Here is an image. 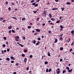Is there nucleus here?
Masks as SVG:
<instances>
[{
  "instance_id": "obj_1",
  "label": "nucleus",
  "mask_w": 74,
  "mask_h": 74,
  "mask_svg": "<svg viewBox=\"0 0 74 74\" xmlns=\"http://www.w3.org/2000/svg\"><path fill=\"white\" fill-rule=\"evenodd\" d=\"M56 71L57 74H59L60 73V71H57V70H56Z\"/></svg>"
},
{
  "instance_id": "obj_2",
  "label": "nucleus",
  "mask_w": 74,
  "mask_h": 74,
  "mask_svg": "<svg viewBox=\"0 0 74 74\" xmlns=\"http://www.w3.org/2000/svg\"><path fill=\"white\" fill-rule=\"evenodd\" d=\"M27 48H26V49H25V50L24 51V52L25 53H27Z\"/></svg>"
},
{
  "instance_id": "obj_3",
  "label": "nucleus",
  "mask_w": 74,
  "mask_h": 74,
  "mask_svg": "<svg viewBox=\"0 0 74 74\" xmlns=\"http://www.w3.org/2000/svg\"><path fill=\"white\" fill-rule=\"evenodd\" d=\"M36 32H40V30L38 29H36Z\"/></svg>"
},
{
  "instance_id": "obj_4",
  "label": "nucleus",
  "mask_w": 74,
  "mask_h": 74,
  "mask_svg": "<svg viewBox=\"0 0 74 74\" xmlns=\"http://www.w3.org/2000/svg\"><path fill=\"white\" fill-rule=\"evenodd\" d=\"M10 58L11 59H12V60H15V59L14 58V57L13 56H11L10 57Z\"/></svg>"
},
{
  "instance_id": "obj_5",
  "label": "nucleus",
  "mask_w": 74,
  "mask_h": 74,
  "mask_svg": "<svg viewBox=\"0 0 74 74\" xmlns=\"http://www.w3.org/2000/svg\"><path fill=\"white\" fill-rule=\"evenodd\" d=\"M12 26L10 25V26H9L8 27V29H12Z\"/></svg>"
},
{
  "instance_id": "obj_6",
  "label": "nucleus",
  "mask_w": 74,
  "mask_h": 74,
  "mask_svg": "<svg viewBox=\"0 0 74 74\" xmlns=\"http://www.w3.org/2000/svg\"><path fill=\"white\" fill-rule=\"evenodd\" d=\"M58 8H54L52 9V10H53V11H54V10H58Z\"/></svg>"
},
{
  "instance_id": "obj_7",
  "label": "nucleus",
  "mask_w": 74,
  "mask_h": 74,
  "mask_svg": "<svg viewBox=\"0 0 74 74\" xmlns=\"http://www.w3.org/2000/svg\"><path fill=\"white\" fill-rule=\"evenodd\" d=\"M69 71V73H71V72H72L73 71V69H71L70 70H69L68 71Z\"/></svg>"
},
{
  "instance_id": "obj_8",
  "label": "nucleus",
  "mask_w": 74,
  "mask_h": 74,
  "mask_svg": "<svg viewBox=\"0 0 74 74\" xmlns=\"http://www.w3.org/2000/svg\"><path fill=\"white\" fill-rule=\"evenodd\" d=\"M24 62L25 63L27 62V58H25L24 59Z\"/></svg>"
},
{
  "instance_id": "obj_9",
  "label": "nucleus",
  "mask_w": 74,
  "mask_h": 74,
  "mask_svg": "<svg viewBox=\"0 0 74 74\" xmlns=\"http://www.w3.org/2000/svg\"><path fill=\"white\" fill-rule=\"evenodd\" d=\"M74 30H72L71 31V33L72 34H74Z\"/></svg>"
},
{
  "instance_id": "obj_10",
  "label": "nucleus",
  "mask_w": 74,
  "mask_h": 74,
  "mask_svg": "<svg viewBox=\"0 0 74 74\" xmlns=\"http://www.w3.org/2000/svg\"><path fill=\"white\" fill-rule=\"evenodd\" d=\"M43 15H44L45 16H46L47 15V13L46 12H43L42 13Z\"/></svg>"
},
{
  "instance_id": "obj_11",
  "label": "nucleus",
  "mask_w": 74,
  "mask_h": 74,
  "mask_svg": "<svg viewBox=\"0 0 74 74\" xmlns=\"http://www.w3.org/2000/svg\"><path fill=\"white\" fill-rule=\"evenodd\" d=\"M6 60H7L8 61H10V59L9 58H6Z\"/></svg>"
},
{
  "instance_id": "obj_12",
  "label": "nucleus",
  "mask_w": 74,
  "mask_h": 74,
  "mask_svg": "<svg viewBox=\"0 0 74 74\" xmlns=\"http://www.w3.org/2000/svg\"><path fill=\"white\" fill-rule=\"evenodd\" d=\"M19 45H20V46H21V47H24V45H22L21 44H19Z\"/></svg>"
},
{
  "instance_id": "obj_13",
  "label": "nucleus",
  "mask_w": 74,
  "mask_h": 74,
  "mask_svg": "<svg viewBox=\"0 0 74 74\" xmlns=\"http://www.w3.org/2000/svg\"><path fill=\"white\" fill-rule=\"evenodd\" d=\"M58 42V39H56L55 40V41L54 42L55 43H56V42Z\"/></svg>"
},
{
  "instance_id": "obj_14",
  "label": "nucleus",
  "mask_w": 74,
  "mask_h": 74,
  "mask_svg": "<svg viewBox=\"0 0 74 74\" xmlns=\"http://www.w3.org/2000/svg\"><path fill=\"white\" fill-rule=\"evenodd\" d=\"M66 4H68V5H71V3H70V2H67L66 3Z\"/></svg>"
},
{
  "instance_id": "obj_15",
  "label": "nucleus",
  "mask_w": 74,
  "mask_h": 74,
  "mask_svg": "<svg viewBox=\"0 0 74 74\" xmlns=\"http://www.w3.org/2000/svg\"><path fill=\"white\" fill-rule=\"evenodd\" d=\"M63 47H60V51H63Z\"/></svg>"
},
{
  "instance_id": "obj_16",
  "label": "nucleus",
  "mask_w": 74,
  "mask_h": 74,
  "mask_svg": "<svg viewBox=\"0 0 74 74\" xmlns=\"http://www.w3.org/2000/svg\"><path fill=\"white\" fill-rule=\"evenodd\" d=\"M65 73H66V70H63L62 72V73L64 74Z\"/></svg>"
},
{
  "instance_id": "obj_17",
  "label": "nucleus",
  "mask_w": 74,
  "mask_h": 74,
  "mask_svg": "<svg viewBox=\"0 0 74 74\" xmlns=\"http://www.w3.org/2000/svg\"><path fill=\"white\" fill-rule=\"evenodd\" d=\"M15 38H16L17 39H19V36H17L16 37H15Z\"/></svg>"
},
{
  "instance_id": "obj_18",
  "label": "nucleus",
  "mask_w": 74,
  "mask_h": 74,
  "mask_svg": "<svg viewBox=\"0 0 74 74\" xmlns=\"http://www.w3.org/2000/svg\"><path fill=\"white\" fill-rule=\"evenodd\" d=\"M22 20L23 21H25L26 20V18L23 17L22 19Z\"/></svg>"
},
{
  "instance_id": "obj_19",
  "label": "nucleus",
  "mask_w": 74,
  "mask_h": 74,
  "mask_svg": "<svg viewBox=\"0 0 74 74\" xmlns=\"http://www.w3.org/2000/svg\"><path fill=\"white\" fill-rule=\"evenodd\" d=\"M22 38L23 40H25V39H26V38H25V37L23 36Z\"/></svg>"
},
{
  "instance_id": "obj_20",
  "label": "nucleus",
  "mask_w": 74,
  "mask_h": 74,
  "mask_svg": "<svg viewBox=\"0 0 74 74\" xmlns=\"http://www.w3.org/2000/svg\"><path fill=\"white\" fill-rule=\"evenodd\" d=\"M49 16L50 18H52V15H51V14H49Z\"/></svg>"
},
{
  "instance_id": "obj_21",
  "label": "nucleus",
  "mask_w": 74,
  "mask_h": 74,
  "mask_svg": "<svg viewBox=\"0 0 74 74\" xmlns=\"http://www.w3.org/2000/svg\"><path fill=\"white\" fill-rule=\"evenodd\" d=\"M60 41H62V40H63V38L62 37H60Z\"/></svg>"
},
{
  "instance_id": "obj_22",
  "label": "nucleus",
  "mask_w": 74,
  "mask_h": 74,
  "mask_svg": "<svg viewBox=\"0 0 74 74\" xmlns=\"http://www.w3.org/2000/svg\"><path fill=\"white\" fill-rule=\"evenodd\" d=\"M48 63V62H47V61H45V64H47Z\"/></svg>"
},
{
  "instance_id": "obj_23",
  "label": "nucleus",
  "mask_w": 74,
  "mask_h": 74,
  "mask_svg": "<svg viewBox=\"0 0 74 74\" xmlns=\"http://www.w3.org/2000/svg\"><path fill=\"white\" fill-rule=\"evenodd\" d=\"M12 33H15V31H14V29H12Z\"/></svg>"
},
{
  "instance_id": "obj_24",
  "label": "nucleus",
  "mask_w": 74,
  "mask_h": 74,
  "mask_svg": "<svg viewBox=\"0 0 74 74\" xmlns=\"http://www.w3.org/2000/svg\"><path fill=\"white\" fill-rule=\"evenodd\" d=\"M66 69L68 71H69L70 69V68H69V67H66Z\"/></svg>"
},
{
  "instance_id": "obj_25",
  "label": "nucleus",
  "mask_w": 74,
  "mask_h": 74,
  "mask_svg": "<svg viewBox=\"0 0 74 74\" xmlns=\"http://www.w3.org/2000/svg\"><path fill=\"white\" fill-rule=\"evenodd\" d=\"M33 41L34 44H36V40H34Z\"/></svg>"
},
{
  "instance_id": "obj_26",
  "label": "nucleus",
  "mask_w": 74,
  "mask_h": 74,
  "mask_svg": "<svg viewBox=\"0 0 74 74\" xmlns=\"http://www.w3.org/2000/svg\"><path fill=\"white\" fill-rule=\"evenodd\" d=\"M51 19L53 21H55V18H51Z\"/></svg>"
},
{
  "instance_id": "obj_27",
  "label": "nucleus",
  "mask_w": 74,
  "mask_h": 74,
  "mask_svg": "<svg viewBox=\"0 0 74 74\" xmlns=\"http://www.w3.org/2000/svg\"><path fill=\"white\" fill-rule=\"evenodd\" d=\"M21 56L22 57H25V55L24 54H22Z\"/></svg>"
},
{
  "instance_id": "obj_28",
  "label": "nucleus",
  "mask_w": 74,
  "mask_h": 74,
  "mask_svg": "<svg viewBox=\"0 0 74 74\" xmlns=\"http://www.w3.org/2000/svg\"><path fill=\"white\" fill-rule=\"evenodd\" d=\"M74 42H73L72 43L71 45V46H73V45H74Z\"/></svg>"
},
{
  "instance_id": "obj_29",
  "label": "nucleus",
  "mask_w": 74,
  "mask_h": 74,
  "mask_svg": "<svg viewBox=\"0 0 74 74\" xmlns=\"http://www.w3.org/2000/svg\"><path fill=\"white\" fill-rule=\"evenodd\" d=\"M60 20H58V21H57L56 22V23H59V22H60Z\"/></svg>"
},
{
  "instance_id": "obj_30",
  "label": "nucleus",
  "mask_w": 74,
  "mask_h": 74,
  "mask_svg": "<svg viewBox=\"0 0 74 74\" xmlns=\"http://www.w3.org/2000/svg\"><path fill=\"white\" fill-rule=\"evenodd\" d=\"M4 19V18H0V21H2V20H3Z\"/></svg>"
},
{
  "instance_id": "obj_31",
  "label": "nucleus",
  "mask_w": 74,
  "mask_h": 74,
  "mask_svg": "<svg viewBox=\"0 0 74 74\" xmlns=\"http://www.w3.org/2000/svg\"><path fill=\"white\" fill-rule=\"evenodd\" d=\"M38 32H36L34 34V35L36 36V35H37V34H38Z\"/></svg>"
},
{
  "instance_id": "obj_32",
  "label": "nucleus",
  "mask_w": 74,
  "mask_h": 74,
  "mask_svg": "<svg viewBox=\"0 0 74 74\" xmlns=\"http://www.w3.org/2000/svg\"><path fill=\"white\" fill-rule=\"evenodd\" d=\"M8 10L9 11H11V7H10L8 8Z\"/></svg>"
},
{
  "instance_id": "obj_33",
  "label": "nucleus",
  "mask_w": 74,
  "mask_h": 74,
  "mask_svg": "<svg viewBox=\"0 0 74 74\" xmlns=\"http://www.w3.org/2000/svg\"><path fill=\"white\" fill-rule=\"evenodd\" d=\"M15 40L16 41H19V40L18 39H16V38H15Z\"/></svg>"
},
{
  "instance_id": "obj_34",
  "label": "nucleus",
  "mask_w": 74,
  "mask_h": 74,
  "mask_svg": "<svg viewBox=\"0 0 74 74\" xmlns=\"http://www.w3.org/2000/svg\"><path fill=\"white\" fill-rule=\"evenodd\" d=\"M34 1H34V0H32L31 1V3H34Z\"/></svg>"
},
{
  "instance_id": "obj_35",
  "label": "nucleus",
  "mask_w": 74,
  "mask_h": 74,
  "mask_svg": "<svg viewBox=\"0 0 74 74\" xmlns=\"http://www.w3.org/2000/svg\"><path fill=\"white\" fill-rule=\"evenodd\" d=\"M38 4H35L34 5V7H37L38 6Z\"/></svg>"
},
{
  "instance_id": "obj_36",
  "label": "nucleus",
  "mask_w": 74,
  "mask_h": 74,
  "mask_svg": "<svg viewBox=\"0 0 74 74\" xmlns=\"http://www.w3.org/2000/svg\"><path fill=\"white\" fill-rule=\"evenodd\" d=\"M40 42H38L36 44V45H38V44H39Z\"/></svg>"
},
{
  "instance_id": "obj_37",
  "label": "nucleus",
  "mask_w": 74,
  "mask_h": 74,
  "mask_svg": "<svg viewBox=\"0 0 74 74\" xmlns=\"http://www.w3.org/2000/svg\"><path fill=\"white\" fill-rule=\"evenodd\" d=\"M31 27H31V26H28V29H30V28H31Z\"/></svg>"
},
{
  "instance_id": "obj_38",
  "label": "nucleus",
  "mask_w": 74,
  "mask_h": 74,
  "mask_svg": "<svg viewBox=\"0 0 74 74\" xmlns=\"http://www.w3.org/2000/svg\"><path fill=\"white\" fill-rule=\"evenodd\" d=\"M39 19H40L39 18H36L37 21H39Z\"/></svg>"
},
{
  "instance_id": "obj_39",
  "label": "nucleus",
  "mask_w": 74,
  "mask_h": 74,
  "mask_svg": "<svg viewBox=\"0 0 74 74\" xmlns=\"http://www.w3.org/2000/svg\"><path fill=\"white\" fill-rule=\"evenodd\" d=\"M46 73H48V69H46Z\"/></svg>"
},
{
  "instance_id": "obj_40",
  "label": "nucleus",
  "mask_w": 74,
  "mask_h": 74,
  "mask_svg": "<svg viewBox=\"0 0 74 74\" xmlns=\"http://www.w3.org/2000/svg\"><path fill=\"white\" fill-rule=\"evenodd\" d=\"M3 39L5 40H6L7 39V38H6V37H4L3 38Z\"/></svg>"
},
{
  "instance_id": "obj_41",
  "label": "nucleus",
  "mask_w": 74,
  "mask_h": 74,
  "mask_svg": "<svg viewBox=\"0 0 74 74\" xmlns=\"http://www.w3.org/2000/svg\"><path fill=\"white\" fill-rule=\"evenodd\" d=\"M32 5H35L36 4V3H32Z\"/></svg>"
},
{
  "instance_id": "obj_42",
  "label": "nucleus",
  "mask_w": 74,
  "mask_h": 74,
  "mask_svg": "<svg viewBox=\"0 0 74 74\" xmlns=\"http://www.w3.org/2000/svg\"><path fill=\"white\" fill-rule=\"evenodd\" d=\"M63 26H62V25H61L60 26V28H63Z\"/></svg>"
},
{
  "instance_id": "obj_43",
  "label": "nucleus",
  "mask_w": 74,
  "mask_h": 74,
  "mask_svg": "<svg viewBox=\"0 0 74 74\" xmlns=\"http://www.w3.org/2000/svg\"><path fill=\"white\" fill-rule=\"evenodd\" d=\"M48 56H51V55L50 54V53H48Z\"/></svg>"
},
{
  "instance_id": "obj_44",
  "label": "nucleus",
  "mask_w": 74,
  "mask_h": 74,
  "mask_svg": "<svg viewBox=\"0 0 74 74\" xmlns=\"http://www.w3.org/2000/svg\"><path fill=\"white\" fill-rule=\"evenodd\" d=\"M8 3L7 1H6L5 2V4H6V5H7V4H8Z\"/></svg>"
},
{
  "instance_id": "obj_45",
  "label": "nucleus",
  "mask_w": 74,
  "mask_h": 74,
  "mask_svg": "<svg viewBox=\"0 0 74 74\" xmlns=\"http://www.w3.org/2000/svg\"><path fill=\"white\" fill-rule=\"evenodd\" d=\"M32 57H33V56H32V55H30L29 56V58H32Z\"/></svg>"
},
{
  "instance_id": "obj_46",
  "label": "nucleus",
  "mask_w": 74,
  "mask_h": 74,
  "mask_svg": "<svg viewBox=\"0 0 74 74\" xmlns=\"http://www.w3.org/2000/svg\"><path fill=\"white\" fill-rule=\"evenodd\" d=\"M63 34L60 35L59 37H62L63 36Z\"/></svg>"
},
{
  "instance_id": "obj_47",
  "label": "nucleus",
  "mask_w": 74,
  "mask_h": 74,
  "mask_svg": "<svg viewBox=\"0 0 74 74\" xmlns=\"http://www.w3.org/2000/svg\"><path fill=\"white\" fill-rule=\"evenodd\" d=\"M5 46H6V45H5V44H3V47H5Z\"/></svg>"
},
{
  "instance_id": "obj_48",
  "label": "nucleus",
  "mask_w": 74,
  "mask_h": 74,
  "mask_svg": "<svg viewBox=\"0 0 74 74\" xmlns=\"http://www.w3.org/2000/svg\"><path fill=\"white\" fill-rule=\"evenodd\" d=\"M29 67H28L26 68V70H29Z\"/></svg>"
},
{
  "instance_id": "obj_49",
  "label": "nucleus",
  "mask_w": 74,
  "mask_h": 74,
  "mask_svg": "<svg viewBox=\"0 0 74 74\" xmlns=\"http://www.w3.org/2000/svg\"><path fill=\"white\" fill-rule=\"evenodd\" d=\"M16 66H18V65H19V63H16Z\"/></svg>"
},
{
  "instance_id": "obj_50",
  "label": "nucleus",
  "mask_w": 74,
  "mask_h": 74,
  "mask_svg": "<svg viewBox=\"0 0 74 74\" xmlns=\"http://www.w3.org/2000/svg\"><path fill=\"white\" fill-rule=\"evenodd\" d=\"M51 69H50L49 70V72H51Z\"/></svg>"
},
{
  "instance_id": "obj_51",
  "label": "nucleus",
  "mask_w": 74,
  "mask_h": 74,
  "mask_svg": "<svg viewBox=\"0 0 74 74\" xmlns=\"http://www.w3.org/2000/svg\"><path fill=\"white\" fill-rule=\"evenodd\" d=\"M2 52V54H4V51H3V50H2L1 51Z\"/></svg>"
},
{
  "instance_id": "obj_52",
  "label": "nucleus",
  "mask_w": 74,
  "mask_h": 74,
  "mask_svg": "<svg viewBox=\"0 0 74 74\" xmlns=\"http://www.w3.org/2000/svg\"><path fill=\"white\" fill-rule=\"evenodd\" d=\"M33 12H34V14H36V12H37V11H33Z\"/></svg>"
},
{
  "instance_id": "obj_53",
  "label": "nucleus",
  "mask_w": 74,
  "mask_h": 74,
  "mask_svg": "<svg viewBox=\"0 0 74 74\" xmlns=\"http://www.w3.org/2000/svg\"><path fill=\"white\" fill-rule=\"evenodd\" d=\"M10 49H7V52H9V51H10Z\"/></svg>"
},
{
  "instance_id": "obj_54",
  "label": "nucleus",
  "mask_w": 74,
  "mask_h": 74,
  "mask_svg": "<svg viewBox=\"0 0 74 74\" xmlns=\"http://www.w3.org/2000/svg\"><path fill=\"white\" fill-rule=\"evenodd\" d=\"M61 10H62V11H63V10H64V8H62Z\"/></svg>"
},
{
  "instance_id": "obj_55",
  "label": "nucleus",
  "mask_w": 74,
  "mask_h": 74,
  "mask_svg": "<svg viewBox=\"0 0 74 74\" xmlns=\"http://www.w3.org/2000/svg\"><path fill=\"white\" fill-rule=\"evenodd\" d=\"M11 63H14V61H11Z\"/></svg>"
},
{
  "instance_id": "obj_56",
  "label": "nucleus",
  "mask_w": 74,
  "mask_h": 74,
  "mask_svg": "<svg viewBox=\"0 0 74 74\" xmlns=\"http://www.w3.org/2000/svg\"><path fill=\"white\" fill-rule=\"evenodd\" d=\"M73 51V49H70V52H71V51Z\"/></svg>"
},
{
  "instance_id": "obj_57",
  "label": "nucleus",
  "mask_w": 74,
  "mask_h": 74,
  "mask_svg": "<svg viewBox=\"0 0 74 74\" xmlns=\"http://www.w3.org/2000/svg\"><path fill=\"white\" fill-rule=\"evenodd\" d=\"M38 40H41V38H38Z\"/></svg>"
},
{
  "instance_id": "obj_58",
  "label": "nucleus",
  "mask_w": 74,
  "mask_h": 74,
  "mask_svg": "<svg viewBox=\"0 0 74 74\" xmlns=\"http://www.w3.org/2000/svg\"><path fill=\"white\" fill-rule=\"evenodd\" d=\"M60 62H62L63 61V59H60Z\"/></svg>"
},
{
  "instance_id": "obj_59",
  "label": "nucleus",
  "mask_w": 74,
  "mask_h": 74,
  "mask_svg": "<svg viewBox=\"0 0 74 74\" xmlns=\"http://www.w3.org/2000/svg\"><path fill=\"white\" fill-rule=\"evenodd\" d=\"M22 29L23 30H25V29L23 28V27H22Z\"/></svg>"
},
{
  "instance_id": "obj_60",
  "label": "nucleus",
  "mask_w": 74,
  "mask_h": 74,
  "mask_svg": "<svg viewBox=\"0 0 74 74\" xmlns=\"http://www.w3.org/2000/svg\"><path fill=\"white\" fill-rule=\"evenodd\" d=\"M11 30H10L9 31V33H11Z\"/></svg>"
},
{
  "instance_id": "obj_61",
  "label": "nucleus",
  "mask_w": 74,
  "mask_h": 74,
  "mask_svg": "<svg viewBox=\"0 0 74 74\" xmlns=\"http://www.w3.org/2000/svg\"><path fill=\"white\" fill-rule=\"evenodd\" d=\"M58 1H59V0H55V1H56V2H58Z\"/></svg>"
},
{
  "instance_id": "obj_62",
  "label": "nucleus",
  "mask_w": 74,
  "mask_h": 74,
  "mask_svg": "<svg viewBox=\"0 0 74 74\" xmlns=\"http://www.w3.org/2000/svg\"><path fill=\"white\" fill-rule=\"evenodd\" d=\"M49 33H51V31L50 30H49Z\"/></svg>"
},
{
  "instance_id": "obj_63",
  "label": "nucleus",
  "mask_w": 74,
  "mask_h": 74,
  "mask_svg": "<svg viewBox=\"0 0 74 74\" xmlns=\"http://www.w3.org/2000/svg\"><path fill=\"white\" fill-rule=\"evenodd\" d=\"M37 24H38V25H40V23H38Z\"/></svg>"
},
{
  "instance_id": "obj_64",
  "label": "nucleus",
  "mask_w": 74,
  "mask_h": 74,
  "mask_svg": "<svg viewBox=\"0 0 74 74\" xmlns=\"http://www.w3.org/2000/svg\"><path fill=\"white\" fill-rule=\"evenodd\" d=\"M16 74V72H15L13 73V74Z\"/></svg>"
}]
</instances>
